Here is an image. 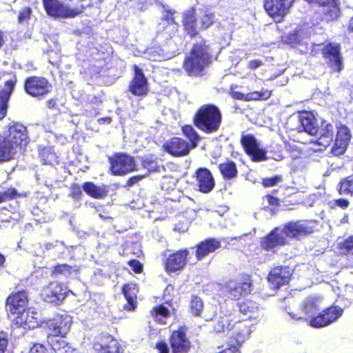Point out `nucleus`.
I'll return each instance as SVG.
<instances>
[{
	"label": "nucleus",
	"mask_w": 353,
	"mask_h": 353,
	"mask_svg": "<svg viewBox=\"0 0 353 353\" xmlns=\"http://www.w3.org/2000/svg\"><path fill=\"white\" fill-rule=\"evenodd\" d=\"M72 323L70 316L61 314L44 321L43 327L46 332V341L49 347L43 343H34L28 353H72L74 348L65 340Z\"/></svg>",
	"instance_id": "nucleus-1"
},
{
	"label": "nucleus",
	"mask_w": 353,
	"mask_h": 353,
	"mask_svg": "<svg viewBox=\"0 0 353 353\" xmlns=\"http://www.w3.org/2000/svg\"><path fill=\"white\" fill-rule=\"evenodd\" d=\"M29 143L27 128L14 123L8 128L6 136L0 134V163L14 159L17 150H21Z\"/></svg>",
	"instance_id": "nucleus-2"
},
{
	"label": "nucleus",
	"mask_w": 353,
	"mask_h": 353,
	"mask_svg": "<svg viewBox=\"0 0 353 353\" xmlns=\"http://www.w3.org/2000/svg\"><path fill=\"white\" fill-rule=\"evenodd\" d=\"M212 62L210 46L205 39L194 43L184 57L183 69L190 77H199Z\"/></svg>",
	"instance_id": "nucleus-3"
},
{
	"label": "nucleus",
	"mask_w": 353,
	"mask_h": 353,
	"mask_svg": "<svg viewBox=\"0 0 353 353\" xmlns=\"http://www.w3.org/2000/svg\"><path fill=\"white\" fill-rule=\"evenodd\" d=\"M42 0L43 8L48 15L54 18H74L83 12L92 5L90 0Z\"/></svg>",
	"instance_id": "nucleus-4"
},
{
	"label": "nucleus",
	"mask_w": 353,
	"mask_h": 353,
	"mask_svg": "<svg viewBox=\"0 0 353 353\" xmlns=\"http://www.w3.org/2000/svg\"><path fill=\"white\" fill-rule=\"evenodd\" d=\"M222 120L221 110L212 103H205L199 107L192 117L194 126L205 134H213L219 131Z\"/></svg>",
	"instance_id": "nucleus-5"
},
{
	"label": "nucleus",
	"mask_w": 353,
	"mask_h": 353,
	"mask_svg": "<svg viewBox=\"0 0 353 353\" xmlns=\"http://www.w3.org/2000/svg\"><path fill=\"white\" fill-rule=\"evenodd\" d=\"M216 333L231 332L228 340L236 339L247 331L248 339L250 337L251 326L244 319H241L236 313L228 312L221 314L213 325Z\"/></svg>",
	"instance_id": "nucleus-6"
},
{
	"label": "nucleus",
	"mask_w": 353,
	"mask_h": 353,
	"mask_svg": "<svg viewBox=\"0 0 353 353\" xmlns=\"http://www.w3.org/2000/svg\"><path fill=\"white\" fill-rule=\"evenodd\" d=\"M23 89L29 97L41 100L52 92L53 85L46 77L31 75L24 79Z\"/></svg>",
	"instance_id": "nucleus-7"
},
{
	"label": "nucleus",
	"mask_w": 353,
	"mask_h": 353,
	"mask_svg": "<svg viewBox=\"0 0 353 353\" xmlns=\"http://www.w3.org/2000/svg\"><path fill=\"white\" fill-rule=\"evenodd\" d=\"M109 173L112 176H125L137 170L134 158L125 152H114L108 157Z\"/></svg>",
	"instance_id": "nucleus-8"
},
{
	"label": "nucleus",
	"mask_w": 353,
	"mask_h": 353,
	"mask_svg": "<svg viewBox=\"0 0 353 353\" xmlns=\"http://www.w3.org/2000/svg\"><path fill=\"white\" fill-rule=\"evenodd\" d=\"M0 81L3 82L0 88V120H2L7 114L8 102L18 81L16 72L0 70Z\"/></svg>",
	"instance_id": "nucleus-9"
},
{
	"label": "nucleus",
	"mask_w": 353,
	"mask_h": 353,
	"mask_svg": "<svg viewBox=\"0 0 353 353\" xmlns=\"http://www.w3.org/2000/svg\"><path fill=\"white\" fill-rule=\"evenodd\" d=\"M189 256L190 251L187 248L174 250L165 255L162 260L165 272L168 275L181 274L188 265Z\"/></svg>",
	"instance_id": "nucleus-10"
},
{
	"label": "nucleus",
	"mask_w": 353,
	"mask_h": 353,
	"mask_svg": "<svg viewBox=\"0 0 353 353\" xmlns=\"http://www.w3.org/2000/svg\"><path fill=\"white\" fill-rule=\"evenodd\" d=\"M188 330V327L183 325L171 332L168 338L171 353H189L192 343L187 335Z\"/></svg>",
	"instance_id": "nucleus-11"
},
{
	"label": "nucleus",
	"mask_w": 353,
	"mask_h": 353,
	"mask_svg": "<svg viewBox=\"0 0 353 353\" xmlns=\"http://www.w3.org/2000/svg\"><path fill=\"white\" fill-rule=\"evenodd\" d=\"M70 292L63 283L51 281L42 288L40 295L44 301L58 305L63 301Z\"/></svg>",
	"instance_id": "nucleus-12"
},
{
	"label": "nucleus",
	"mask_w": 353,
	"mask_h": 353,
	"mask_svg": "<svg viewBox=\"0 0 353 353\" xmlns=\"http://www.w3.org/2000/svg\"><path fill=\"white\" fill-rule=\"evenodd\" d=\"M343 314V309L338 305H330L316 316L311 317L309 325L314 328L327 326L336 321Z\"/></svg>",
	"instance_id": "nucleus-13"
},
{
	"label": "nucleus",
	"mask_w": 353,
	"mask_h": 353,
	"mask_svg": "<svg viewBox=\"0 0 353 353\" xmlns=\"http://www.w3.org/2000/svg\"><path fill=\"white\" fill-rule=\"evenodd\" d=\"M321 52L333 72H339L342 70L343 63L340 44L332 42L326 43L321 48Z\"/></svg>",
	"instance_id": "nucleus-14"
},
{
	"label": "nucleus",
	"mask_w": 353,
	"mask_h": 353,
	"mask_svg": "<svg viewBox=\"0 0 353 353\" xmlns=\"http://www.w3.org/2000/svg\"><path fill=\"white\" fill-rule=\"evenodd\" d=\"M92 347L97 353H123L119 342L107 332H102L97 336Z\"/></svg>",
	"instance_id": "nucleus-15"
},
{
	"label": "nucleus",
	"mask_w": 353,
	"mask_h": 353,
	"mask_svg": "<svg viewBox=\"0 0 353 353\" xmlns=\"http://www.w3.org/2000/svg\"><path fill=\"white\" fill-rule=\"evenodd\" d=\"M293 275V270L288 265H276L268 273L267 279L273 289H279L288 285Z\"/></svg>",
	"instance_id": "nucleus-16"
},
{
	"label": "nucleus",
	"mask_w": 353,
	"mask_h": 353,
	"mask_svg": "<svg viewBox=\"0 0 353 353\" xmlns=\"http://www.w3.org/2000/svg\"><path fill=\"white\" fill-rule=\"evenodd\" d=\"M294 0H263V8L267 14L278 21L288 13Z\"/></svg>",
	"instance_id": "nucleus-17"
},
{
	"label": "nucleus",
	"mask_w": 353,
	"mask_h": 353,
	"mask_svg": "<svg viewBox=\"0 0 353 353\" xmlns=\"http://www.w3.org/2000/svg\"><path fill=\"white\" fill-rule=\"evenodd\" d=\"M288 244V241L282 236L279 227L274 228L266 235L260 238L259 246L262 250L276 252V249Z\"/></svg>",
	"instance_id": "nucleus-18"
},
{
	"label": "nucleus",
	"mask_w": 353,
	"mask_h": 353,
	"mask_svg": "<svg viewBox=\"0 0 353 353\" xmlns=\"http://www.w3.org/2000/svg\"><path fill=\"white\" fill-rule=\"evenodd\" d=\"M197 21L196 12L194 7H190L182 12L181 25L183 33L191 39L197 37L200 33Z\"/></svg>",
	"instance_id": "nucleus-19"
},
{
	"label": "nucleus",
	"mask_w": 353,
	"mask_h": 353,
	"mask_svg": "<svg viewBox=\"0 0 353 353\" xmlns=\"http://www.w3.org/2000/svg\"><path fill=\"white\" fill-rule=\"evenodd\" d=\"M240 143L245 152L252 157L253 161H260L266 159L265 152L259 148L255 137L252 134H243L241 137Z\"/></svg>",
	"instance_id": "nucleus-20"
},
{
	"label": "nucleus",
	"mask_w": 353,
	"mask_h": 353,
	"mask_svg": "<svg viewBox=\"0 0 353 353\" xmlns=\"http://www.w3.org/2000/svg\"><path fill=\"white\" fill-rule=\"evenodd\" d=\"M163 149L173 157L187 156L192 150L187 141L178 137H173L166 141L163 145Z\"/></svg>",
	"instance_id": "nucleus-21"
},
{
	"label": "nucleus",
	"mask_w": 353,
	"mask_h": 353,
	"mask_svg": "<svg viewBox=\"0 0 353 353\" xmlns=\"http://www.w3.org/2000/svg\"><path fill=\"white\" fill-rule=\"evenodd\" d=\"M312 6L324 8L323 17L327 21L336 20L341 14L339 0H305Z\"/></svg>",
	"instance_id": "nucleus-22"
},
{
	"label": "nucleus",
	"mask_w": 353,
	"mask_h": 353,
	"mask_svg": "<svg viewBox=\"0 0 353 353\" xmlns=\"http://www.w3.org/2000/svg\"><path fill=\"white\" fill-rule=\"evenodd\" d=\"M231 283L232 281L230 283L228 291V293L236 300L250 294L252 290L251 276L247 274L241 275L240 278L235 281L232 285Z\"/></svg>",
	"instance_id": "nucleus-23"
},
{
	"label": "nucleus",
	"mask_w": 353,
	"mask_h": 353,
	"mask_svg": "<svg viewBox=\"0 0 353 353\" xmlns=\"http://www.w3.org/2000/svg\"><path fill=\"white\" fill-rule=\"evenodd\" d=\"M134 77L128 86L129 91L134 96H145L148 94V80L143 70L138 65H133Z\"/></svg>",
	"instance_id": "nucleus-24"
},
{
	"label": "nucleus",
	"mask_w": 353,
	"mask_h": 353,
	"mask_svg": "<svg viewBox=\"0 0 353 353\" xmlns=\"http://www.w3.org/2000/svg\"><path fill=\"white\" fill-rule=\"evenodd\" d=\"M28 293L26 290L12 292L6 299V306L10 313L16 314L24 310L28 304Z\"/></svg>",
	"instance_id": "nucleus-25"
},
{
	"label": "nucleus",
	"mask_w": 353,
	"mask_h": 353,
	"mask_svg": "<svg viewBox=\"0 0 353 353\" xmlns=\"http://www.w3.org/2000/svg\"><path fill=\"white\" fill-rule=\"evenodd\" d=\"M281 233L288 243L289 239L296 238L299 236H306L313 232L312 227L301 224L298 221H290L285 223L283 228H280Z\"/></svg>",
	"instance_id": "nucleus-26"
},
{
	"label": "nucleus",
	"mask_w": 353,
	"mask_h": 353,
	"mask_svg": "<svg viewBox=\"0 0 353 353\" xmlns=\"http://www.w3.org/2000/svg\"><path fill=\"white\" fill-rule=\"evenodd\" d=\"M198 190L202 193L210 192L215 186V181L212 174L206 168H199L194 173Z\"/></svg>",
	"instance_id": "nucleus-27"
},
{
	"label": "nucleus",
	"mask_w": 353,
	"mask_h": 353,
	"mask_svg": "<svg viewBox=\"0 0 353 353\" xmlns=\"http://www.w3.org/2000/svg\"><path fill=\"white\" fill-rule=\"evenodd\" d=\"M351 134L348 128L345 125H340L337 128L334 143L332 148V153L335 156L343 154L347 148L350 140Z\"/></svg>",
	"instance_id": "nucleus-28"
},
{
	"label": "nucleus",
	"mask_w": 353,
	"mask_h": 353,
	"mask_svg": "<svg viewBox=\"0 0 353 353\" xmlns=\"http://www.w3.org/2000/svg\"><path fill=\"white\" fill-rule=\"evenodd\" d=\"M221 247V241L212 237L206 238L195 245V257L197 261H201Z\"/></svg>",
	"instance_id": "nucleus-29"
},
{
	"label": "nucleus",
	"mask_w": 353,
	"mask_h": 353,
	"mask_svg": "<svg viewBox=\"0 0 353 353\" xmlns=\"http://www.w3.org/2000/svg\"><path fill=\"white\" fill-rule=\"evenodd\" d=\"M121 292L127 303L123 305V310L127 312H133L137 307L138 285L133 283H125L122 286Z\"/></svg>",
	"instance_id": "nucleus-30"
},
{
	"label": "nucleus",
	"mask_w": 353,
	"mask_h": 353,
	"mask_svg": "<svg viewBox=\"0 0 353 353\" xmlns=\"http://www.w3.org/2000/svg\"><path fill=\"white\" fill-rule=\"evenodd\" d=\"M299 121L303 132L311 136H316L318 134L319 128L317 119L312 112H302L299 117Z\"/></svg>",
	"instance_id": "nucleus-31"
},
{
	"label": "nucleus",
	"mask_w": 353,
	"mask_h": 353,
	"mask_svg": "<svg viewBox=\"0 0 353 353\" xmlns=\"http://www.w3.org/2000/svg\"><path fill=\"white\" fill-rule=\"evenodd\" d=\"M334 141V128L331 123H322V128L319 138L311 143L318 145L321 148L318 150H324L329 147Z\"/></svg>",
	"instance_id": "nucleus-32"
},
{
	"label": "nucleus",
	"mask_w": 353,
	"mask_h": 353,
	"mask_svg": "<svg viewBox=\"0 0 353 353\" xmlns=\"http://www.w3.org/2000/svg\"><path fill=\"white\" fill-rule=\"evenodd\" d=\"M16 314L17 315L14 319V323L17 327L30 329L35 327L38 324L37 318L34 316V313L30 310L24 309V310Z\"/></svg>",
	"instance_id": "nucleus-33"
},
{
	"label": "nucleus",
	"mask_w": 353,
	"mask_h": 353,
	"mask_svg": "<svg viewBox=\"0 0 353 353\" xmlns=\"http://www.w3.org/2000/svg\"><path fill=\"white\" fill-rule=\"evenodd\" d=\"M82 189L89 196L95 199H103L108 196L109 192L107 185L98 186L91 181L83 183Z\"/></svg>",
	"instance_id": "nucleus-34"
},
{
	"label": "nucleus",
	"mask_w": 353,
	"mask_h": 353,
	"mask_svg": "<svg viewBox=\"0 0 353 353\" xmlns=\"http://www.w3.org/2000/svg\"><path fill=\"white\" fill-rule=\"evenodd\" d=\"M141 165L149 174L159 172L164 169V167L159 163L157 155L154 154L143 156L141 159Z\"/></svg>",
	"instance_id": "nucleus-35"
},
{
	"label": "nucleus",
	"mask_w": 353,
	"mask_h": 353,
	"mask_svg": "<svg viewBox=\"0 0 353 353\" xmlns=\"http://www.w3.org/2000/svg\"><path fill=\"white\" fill-rule=\"evenodd\" d=\"M218 168L223 179L225 180H230L234 179L238 175L236 164L232 160H228L219 163Z\"/></svg>",
	"instance_id": "nucleus-36"
},
{
	"label": "nucleus",
	"mask_w": 353,
	"mask_h": 353,
	"mask_svg": "<svg viewBox=\"0 0 353 353\" xmlns=\"http://www.w3.org/2000/svg\"><path fill=\"white\" fill-rule=\"evenodd\" d=\"M237 307L241 314L248 316V318L250 319L252 316L259 310V305L253 299H245L239 302Z\"/></svg>",
	"instance_id": "nucleus-37"
},
{
	"label": "nucleus",
	"mask_w": 353,
	"mask_h": 353,
	"mask_svg": "<svg viewBox=\"0 0 353 353\" xmlns=\"http://www.w3.org/2000/svg\"><path fill=\"white\" fill-rule=\"evenodd\" d=\"M247 339L248 334L247 331L245 330V332L242 334H239L237 339L227 340V347L224 350L220 351L219 353H241L239 351V347Z\"/></svg>",
	"instance_id": "nucleus-38"
},
{
	"label": "nucleus",
	"mask_w": 353,
	"mask_h": 353,
	"mask_svg": "<svg viewBox=\"0 0 353 353\" xmlns=\"http://www.w3.org/2000/svg\"><path fill=\"white\" fill-rule=\"evenodd\" d=\"M303 37L301 29H295L281 36V41L291 47H296L302 43Z\"/></svg>",
	"instance_id": "nucleus-39"
},
{
	"label": "nucleus",
	"mask_w": 353,
	"mask_h": 353,
	"mask_svg": "<svg viewBox=\"0 0 353 353\" xmlns=\"http://www.w3.org/2000/svg\"><path fill=\"white\" fill-rule=\"evenodd\" d=\"M79 270L77 265H70L67 263L57 264L52 267L50 274L52 277L59 275L65 276L71 275L72 273L79 272Z\"/></svg>",
	"instance_id": "nucleus-40"
},
{
	"label": "nucleus",
	"mask_w": 353,
	"mask_h": 353,
	"mask_svg": "<svg viewBox=\"0 0 353 353\" xmlns=\"http://www.w3.org/2000/svg\"><path fill=\"white\" fill-rule=\"evenodd\" d=\"M181 132L188 139V145L192 149L195 148L199 141L200 137L195 129L190 124H185L181 127Z\"/></svg>",
	"instance_id": "nucleus-41"
},
{
	"label": "nucleus",
	"mask_w": 353,
	"mask_h": 353,
	"mask_svg": "<svg viewBox=\"0 0 353 353\" xmlns=\"http://www.w3.org/2000/svg\"><path fill=\"white\" fill-rule=\"evenodd\" d=\"M150 314L157 319L159 323L164 325L166 323V319L170 316V312L164 305L159 304L152 308Z\"/></svg>",
	"instance_id": "nucleus-42"
},
{
	"label": "nucleus",
	"mask_w": 353,
	"mask_h": 353,
	"mask_svg": "<svg viewBox=\"0 0 353 353\" xmlns=\"http://www.w3.org/2000/svg\"><path fill=\"white\" fill-rule=\"evenodd\" d=\"M337 191L341 195L353 196V174L341 179L337 185Z\"/></svg>",
	"instance_id": "nucleus-43"
},
{
	"label": "nucleus",
	"mask_w": 353,
	"mask_h": 353,
	"mask_svg": "<svg viewBox=\"0 0 353 353\" xmlns=\"http://www.w3.org/2000/svg\"><path fill=\"white\" fill-rule=\"evenodd\" d=\"M44 249L46 251L52 250V253L58 258H62L64 256L68 247L63 241L56 240L54 241L46 243L44 245Z\"/></svg>",
	"instance_id": "nucleus-44"
},
{
	"label": "nucleus",
	"mask_w": 353,
	"mask_h": 353,
	"mask_svg": "<svg viewBox=\"0 0 353 353\" xmlns=\"http://www.w3.org/2000/svg\"><path fill=\"white\" fill-rule=\"evenodd\" d=\"M39 156L43 164L52 165L57 162V157L50 147H43L39 150Z\"/></svg>",
	"instance_id": "nucleus-45"
},
{
	"label": "nucleus",
	"mask_w": 353,
	"mask_h": 353,
	"mask_svg": "<svg viewBox=\"0 0 353 353\" xmlns=\"http://www.w3.org/2000/svg\"><path fill=\"white\" fill-rule=\"evenodd\" d=\"M190 312L194 316H200L203 309V302L197 295H192L189 304Z\"/></svg>",
	"instance_id": "nucleus-46"
},
{
	"label": "nucleus",
	"mask_w": 353,
	"mask_h": 353,
	"mask_svg": "<svg viewBox=\"0 0 353 353\" xmlns=\"http://www.w3.org/2000/svg\"><path fill=\"white\" fill-rule=\"evenodd\" d=\"M338 249L342 254H353V235L339 243Z\"/></svg>",
	"instance_id": "nucleus-47"
},
{
	"label": "nucleus",
	"mask_w": 353,
	"mask_h": 353,
	"mask_svg": "<svg viewBox=\"0 0 353 353\" xmlns=\"http://www.w3.org/2000/svg\"><path fill=\"white\" fill-rule=\"evenodd\" d=\"M22 195L14 188H9L3 192L0 191V204L8 201L21 197Z\"/></svg>",
	"instance_id": "nucleus-48"
},
{
	"label": "nucleus",
	"mask_w": 353,
	"mask_h": 353,
	"mask_svg": "<svg viewBox=\"0 0 353 353\" xmlns=\"http://www.w3.org/2000/svg\"><path fill=\"white\" fill-rule=\"evenodd\" d=\"M302 309L307 316H314L313 315L319 310L316 300L313 299L306 300L303 303Z\"/></svg>",
	"instance_id": "nucleus-49"
},
{
	"label": "nucleus",
	"mask_w": 353,
	"mask_h": 353,
	"mask_svg": "<svg viewBox=\"0 0 353 353\" xmlns=\"http://www.w3.org/2000/svg\"><path fill=\"white\" fill-rule=\"evenodd\" d=\"M214 23V16L212 13L205 12L199 19V30H205L212 26Z\"/></svg>",
	"instance_id": "nucleus-50"
},
{
	"label": "nucleus",
	"mask_w": 353,
	"mask_h": 353,
	"mask_svg": "<svg viewBox=\"0 0 353 353\" xmlns=\"http://www.w3.org/2000/svg\"><path fill=\"white\" fill-rule=\"evenodd\" d=\"M32 14V10L30 7L22 8L18 14L17 21L19 23H28Z\"/></svg>",
	"instance_id": "nucleus-51"
},
{
	"label": "nucleus",
	"mask_w": 353,
	"mask_h": 353,
	"mask_svg": "<svg viewBox=\"0 0 353 353\" xmlns=\"http://www.w3.org/2000/svg\"><path fill=\"white\" fill-rule=\"evenodd\" d=\"M81 188L82 186L81 187L78 183H74L71 184L70 188L71 197L77 201L80 200L82 196Z\"/></svg>",
	"instance_id": "nucleus-52"
},
{
	"label": "nucleus",
	"mask_w": 353,
	"mask_h": 353,
	"mask_svg": "<svg viewBox=\"0 0 353 353\" xmlns=\"http://www.w3.org/2000/svg\"><path fill=\"white\" fill-rule=\"evenodd\" d=\"M8 345V334L7 332L0 330V353H5Z\"/></svg>",
	"instance_id": "nucleus-53"
},
{
	"label": "nucleus",
	"mask_w": 353,
	"mask_h": 353,
	"mask_svg": "<svg viewBox=\"0 0 353 353\" xmlns=\"http://www.w3.org/2000/svg\"><path fill=\"white\" fill-rule=\"evenodd\" d=\"M132 270L136 274H141L143 270V264L137 259H133L128 261Z\"/></svg>",
	"instance_id": "nucleus-54"
},
{
	"label": "nucleus",
	"mask_w": 353,
	"mask_h": 353,
	"mask_svg": "<svg viewBox=\"0 0 353 353\" xmlns=\"http://www.w3.org/2000/svg\"><path fill=\"white\" fill-rule=\"evenodd\" d=\"M103 103L101 96L99 94H95L92 97H88L85 100V104L88 105H96L98 106Z\"/></svg>",
	"instance_id": "nucleus-55"
},
{
	"label": "nucleus",
	"mask_w": 353,
	"mask_h": 353,
	"mask_svg": "<svg viewBox=\"0 0 353 353\" xmlns=\"http://www.w3.org/2000/svg\"><path fill=\"white\" fill-rule=\"evenodd\" d=\"M144 178V175H134L130 177L125 182V184L123 185L125 188H129L132 187L134 185L138 183L140 181H141Z\"/></svg>",
	"instance_id": "nucleus-56"
},
{
	"label": "nucleus",
	"mask_w": 353,
	"mask_h": 353,
	"mask_svg": "<svg viewBox=\"0 0 353 353\" xmlns=\"http://www.w3.org/2000/svg\"><path fill=\"white\" fill-rule=\"evenodd\" d=\"M280 181V176H274L273 177L263 179L262 183L264 187H272L276 185Z\"/></svg>",
	"instance_id": "nucleus-57"
},
{
	"label": "nucleus",
	"mask_w": 353,
	"mask_h": 353,
	"mask_svg": "<svg viewBox=\"0 0 353 353\" xmlns=\"http://www.w3.org/2000/svg\"><path fill=\"white\" fill-rule=\"evenodd\" d=\"M155 347L159 353H170L168 345L163 340L158 341Z\"/></svg>",
	"instance_id": "nucleus-58"
},
{
	"label": "nucleus",
	"mask_w": 353,
	"mask_h": 353,
	"mask_svg": "<svg viewBox=\"0 0 353 353\" xmlns=\"http://www.w3.org/2000/svg\"><path fill=\"white\" fill-rule=\"evenodd\" d=\"M258 97L259 99V101H265L270 99L272 96V91L268 90L267 89H262L259 91H257Z\"/></svg>",
	"instance_id": "nucleus-59"
},
{
	"label": "nucleus",
	"mask_w": 353,
	"mask_h": 353,
	"mask_svg": "<svg viewBox=\"0 0 353 353\" xmlns=\"http://www.w3.org/2000/svg\"><path fill=\"white\" fill-rule=\"evenodd\" d=\"M334 204L341 209H346L350 205V202L347 199L339 198L334 200Z\"/></svg>",
	"instance_id": "nucleus-60"
},
{
	"label": "nucleus",
	"mask_w": 353,
	"mask_h": 353,
	"mask_svg": "<svg viewBox=\"0 0 353 353\" xmlns=\"http://www.w3.org/2000/svg\"><path fill=\"white\" fill-rule=\"evenodd\" d=\"M231 97L235 100L245 101L247 98V94H245L243 92L239 91H232L230 93Z\"/></svg>",
	"instance_id": "nucleus-61"
},
{
	"label": "nucleus",
	"mask_w": 353,
	"mask_h": 353,
	"mask_svg": "<svg viewBox=\"0 0 353 353\" xmlns=\"http://www.w3.org/2000/svg\"><path fill=\"white\" fill-rule=\"evenodd\" d=\"M263 64L259 59H253L248 62V68L250 70H255Z\"/></svg>",
	"instance_id": "nucleus-62"
},
{
	"label": "nucleus",
	"mask_w": 353,
	"mask_h": 353,
	"mask_svg": "<svg viewBox=\"0 0 353 353\" xmlns=\"http://www.w3.org/2000/svg\"><path fill=\"white\" fill-rule=\"evenodd\" d=\"M268 203L270 205L277 208L280 205L279 199L276 196L268 194L266 196Z\"/></svg>",
	"instance_id": "nucleus-63"
},
{
	"label": "nucleus",
	"mask_w": 353,
	"mask_h": 353,
	"mask_svg": "<svg viewBox=\"0 0 353 353\" xmlns=\"http://www.w3.org/2000/svg\"><path fill=\"white\" fill-rule=\"evenodd\" d=\"M257 91H252L247 93L246 101H259Z\"/></svg>",
	"instance_id": "nucleus-64"
}]
</instances>
